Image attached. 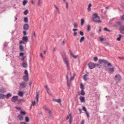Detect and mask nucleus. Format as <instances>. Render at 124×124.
Instances as JSON below:
<instances>
[{
  "mask_svg": "<svg viewBox=\"0 0 124 124\" xmlns=\"http://www.w3.org/2000/svg\"><path fill=\"white\" fill-rule=\"evenodd\" d=\"M107 65L108 66V67L112 66V65L110 63H108H108H107Z\"/></svg>",
  "mask_w": 124,
  "mask_h": 124,
  "instance_id": "864d4df0",
  "label": "nucleus"
},
{
  "mask_svg": "<svg viewBox=\"0 0 124 124\" xmlns=\"http://www.w3.org/2000/svg\"><path fill=\"white\" fill-rule=\"evenodd\" d=\"M101 12L102 13H104V15H106V11H104L103 12V10L102 9L101 10Z\"/></svg>",
  "mask_w": 124,
  "mask_h": 124,
  "instance_id": "09e8293b",
  "label": "nucleus"
},
{
  "mask_svg": "<svg viewBox=\"0 0 124 124\" xmlns=\"http://www.w3.org/2000/svg\"><path fill=\"white\" fill-rule=\"evenodd\" d=\"M122 36V35L120 34L119 35V37L117 38L116 39V40L120 41L121 40V38Z\"/></svg>",
  "mask_w": 124,
  "mask_h": 124,
  "instance_id": "2f4dec72",
  "label": "nucleus"
},
{
  "mask_svg": "<svg viewBox=\"0 0 124 124\" xmlns=\"http://www.w3.org/2000/svg\"><path fill=\"white\" fill-rule=\"evenodd\" d=\"M96 66L99 68H101V66L99 64H95V66Z\"/></svg>",
  "mask_w": 124,
  "mask_h": 124,
  "instance_id": "603ef678",
  "label": "nucleus"
},
{
  "mask_svg": "<svg viewBox=\"0 0 124 124\" xmlns=\"http://www.w3.org/2000/svg\"><path fill=\"white\" fill-rule=\"evenodd\" d=\"M114 27H115L116 28H117L118 27V26H117V25L116 24H114Z\"/></svg>",
  "mask_w": 124,
  "mask_h": 124,
  "instance_id": "338daca9",
  "label": "nucleus"
},
{
  "mask_svg": "<svg viewBox=\"0 0 124 124\" xmlns=\"http://www.w3.org/2000/svg\"><path fill=\"white\" fill-rule=\"evenodd\" d=\"M79 99L81 102H85V98L82 96H80L79 98Z\"/></svg>",
  "mask_w": 124,
  "mask_h": 124,
  "instance_id": "2eb2a0df",
  "label": "nucleus"
},
{
  "mask_svg": "<svg viewBox=\"0 0 124 124\" xmlns=\"http://www.w3.org/2000/svg\"><path fill=\"white\" fill-rule=\"evenodd\" d=\"M92 5L91 4H90L88 6V10L89 11H90L91 10V6Z\"/></svg>",
  "mask_w": 124,
  "mask_h": 124,
  "instance_id": "72a5a7b5",
  "label": "nucleus"
},
{
  "mask_svg": "<svg viewBox=\"0 0 124 124\" xmlns=\"http://www.w3.org/2000/svg\"><path fill=\"white\" fill-rule=\"evenodd\" d=\"M85 94V92L84 90H82L81 91V93H79V95H84Z\"/></svg>",
  "mask_w": 124,
  "mask_h": 124,
  "instance_id": "5701e85b",
  "label": "nucleus"
},
{
  "mask_svg": "<svg viewBox=\"0 0 124 124\" xmlns=\"http://www.w3.org/2000/svg\"><path fill=\"white\" fill-rule=\"evenodd\" d=\"M85 39V37H82L81 38L80 40V42L81 43Z\"/></svg>",
  "mask_w": 124,
  "mask_h": 124,
  "instance_id": "bb28decb",
  "label": "nucleus"
},
{
  "mask_svg": "<svg viewBox=\"0 0 124 124\" xmlns=\"http://www.w3.org/2000/svg\"><path fill=\"white\" fill-rule=\"evenodd\" d=\"M79 34L81 36H83L84 35V33L82 31H79Z\"/></svg>",
  "mask_w": 124,
  "mask_h": 124,
  "instance_id": "49530a36",
  "label": "nucleus"
},
{
  "mask_svg": "<svg viewBox=\"0 0 124 124\" xmlns=\"http://www.w3.org/2000/svg\"><path fill=\"white\" fill-rule=\"evenodd\" d=\"M24 21L25 23H27L28 22V18L27 17H25L24 19Z\"/></svg>",
  "mask_w": 124,
  "mask_h": 124,
  "instance_id": "e433bc0d",
  "label": "nucleus"
},
{
  "mask_svg": "<svg viewBox=\"0 0 124 124\" xmlns=\"http://www.w3.org/2000/svg\"><path fill=\"white\" fill-rule=\"evenodd\" d=\"M48 110V114H51L52 113L51 110L49 109V110Z\"/></svg>",
  "mask_w": 124,
  "mask_h": 124,
  "instance_id": "3c124183",
  "label": "nucleus"
},
{
  "mask_svg": "<svg viewBox=\"0 0 124 124\" xmlns=\"http://www.w3.org/2000/svg\"><path fill=\"white\" fill-rule=\"evenodd\" d=\"M17 118L20 121H22L23 120V117L22 115L21 114L17 116Z\"/></svg>",
  "mask_w": 124,
  "mask_h": 124,
  "instance_id": "ddd939ff",
  "label": "nucleus"
},
{
  "mask_svg": "<svg viewBox=\"0 0 124 124\" xmlns=\"http://www.w3.org/2000/svg\"><path fill=\"white\" fill-rule=\"evenodd\" d=\"M23 79L24 81L26 82L28 81L29 80L28 75H24L23 77Z\"/></svg>",
  "mask_w": 124,
  "mask_h": 124,
  "instance_id": "1a4fd4ad",
  "label": "nucleus"
},
{
  "mask_svg": "<svg viewBox=\"0 0 124 124\" xmlns=\"http://www.w3.org/2000/svg\"><path fill=\"white\" fill-rule=\"evenodd\" d=\"M24 73L25 74L24 75H28V74L27 70H25Z\"/></svg>",
  "mask_w": 124,
  "mask_h": 124,
  "instance_id": "79ce46f5",
  "label": "nucleus"
},
{
  "mask_svg": "<svg viewBox=\"0 0 124 124\" xmlns=\"http://www.w3.org/2000/svg\"><path fill=\"white\" fill-rule=\"evenodd\" d=\"M84 23V20L82 18L81 19V26H83Z\"/></svg>",
  "mask_w": 124,
  "mask_h": 124,
  "instance_id": "7c9ffc66",
  "label": "nucleus"
},
{
  "mask_svg": "<svg viewBox=\"0 0 124 124\" xmlns=\"http://www.w3.org/2000/svg\"><path fill=\"white\" fill-rule=\"evenodd\" d=\"M12 96V95L10 93H8V94L6 96V97L7 99H8L9 98L11 97Z\"/></svg>",
  "mask_w": 124,
  "mask_h": 124,
  "instance_id": "393cba45",
  "label": "nucleus"
},
{
  "mask_svg": "<svg viewBox=\"0 0 124 124\" xmlns=\"http://www.w3.org/2000/svg\"><path fill=\"white\" fill-rule=\"evenodd\" d=\"M29 26L27 24H25L23 26V29L25 31H27L29 30Z\"/></svg>",
  "mask_w": 124,
  "mask_h": 124,
  "instance_id": "9d476101",
  "label": "nucleus"
},
{
  "mask_svg": "<svg viewBox=\"0 0 124 124\" xmlns=\"http://www.w3.org/2000/svg\"><path fill=\"white\" fill-rule=\"evenodd\" d=\"M86 114L87 115V117L88 118H89V114L87 112H86Z\"/></svg>",
  "mask_w": 124,
  "mask_h": 124,
  "instance_id": "5fc2aeb1",
  "label": "nucleus"
},
{
  "mask_svg": "<svg viewBox=\"0 0 124 124\" xmlns=\"http://www.w3.org/2000/svg\"><path fill=\"white\" fill-rule=\"evenodd\" d=\"M24 53H20L19 54V56H23V55Z\"/></svg>",
  "mask_w": 124,
  "mask_h": 124,
  "instance_id": "8fccbe9b",
  "label": "nucleus"
},
{
  "mask_svg": "<svg viewBox=\"0 0 124 124\" xmlns=\"http://www.w3.org/2000/svg\"><path fill=\"white\" fill-rule=\"evenodd\" d=\"M94 60L95 61H96L98 60V58L97 57H95L93 58Z\"/></svg>",
  "mask_w": 124,
  "mask_h": 124,
  "instance_id": "de8ad7c7",
  "label": "nucleus"
},
{
  "mask_svg": "<svg viewBox=\"0 0 124 124\" xmlns=\"http://www.w3.org/2000/svg\"><path fill=\"white\" fill-rule=\"evenodd\" d=\"M40 56L42 58H44V56L42 55V53H40Z\"/></svg>",
  "mask_w": 124,
  "mask_h": 124,
  "instance_id": "680f3d73",
  "label": "nucleus"
},
{
  "mask_svg": "<svg viewBox=\"0 0 124 124\" xmlns=\"http://www.w3.org/2000/svg\"><path fill=\"white\" fill-rule=\"evenodd\" d=\"M19 49L21 52H23L24 50V48L23 46L20 45L19 46Z\"/></svg>",
  "mask_w": 124,
  "mask_h": 124,
  "instance_id": "6ab92c4d",
  "label": "nucleus"
},
{
  "mask_svg": "<svg viewBox=\"0 0 124 124\" xmlns=\"http://www.w3.org/2000/svg\"><path fill=\"white\" fill-rule=\"evenodd\" d=\"M22 39L25 42H27L28 41V39L27 36H24L23 37Z\"/></svg>",
  "mask_w": 124,
  "mask_h": 124,
  "instance_id": "f8f14e48",
  "label": "nucleus"
},
{
  "mask_svg": "<svg viewBox=\"0 0 124 124\" xmlns=\"http://www.w3.org/2000/svg\"><path fill=\"white\" fill-rule=\"evenodd\" d=\"M25 121L26 122H28L29 121V119L28 116H26L25 117Z\"/></svg>",
  "mask_w": 124,
  "mask_h": 124,
  "instance_id": "c85d7f7f",
  "label": "nucleus"
},
{
  "mask_svg": "<svg viewBox=\"0 0 124 124\" xmlns=\"http://www.w3.org/2000/svg\"><path fill=\"white\" fill-rule=\"evenodd\" d=\"M28 13V10H25L24 12V15H26Z\"/></svg>",
  "mask_w": 124,
  "mask_h": 124,
  "instance_id": "58836bf2",
  "label": "nucleus"
},
{
  "mask_svg": "<svg viewBox=\"0 0 124 124\" xmlns=\"http://www.w3.org/2000/svg\"><path fill=\"white\" fill-rule=\"evenodd\" d=\"M39 93L38 92L36 93V99H37V102L38 103L39 101Z\"/></svg>",
  "mask_w": 124,
  "mask_h": 124,
  "instance_id": "4be33fe9",
  "label": "nucleus"
},
{
  "mask_svg": "<svg viewBox=\"0 0 124 124\" xmlns=\"http://www.w3.org/2000/svg\"><path fill=\"white\" fill-rule=\"evenodd\" d=\"M22 66L24 68H27V63L25 62H24L23 63Z\"/></svg>",
  "mask_w": 124,
  "mask_h": 124,
  "instance_id": "cd10ccee",
  "label": "nucleus"
},
{
  "mask_svg": "<svg viewBox=\"0 0 124 124\" xmlns=\"http://www.w3.org/2000/svg\"><path fill=\"white\" fill-rule=\"evenodd\" d=\"M24 93L23 92L19 91L18 93V95L19 96L23 97V96Z\"/></svg>",
  "mask_w": 124,
  "mask_h": 124,
  "instance_id": "f3484780",
  "label": "nucleus"
},
{
  "mask_svg": "<svg viewBox=\"0 0 124 124\" xmlns=\"http://www.w3.org/2000/svg\"><path fill=\"white\" fill-rule=\"evenodd\" d=\"M5 91V89L3 87L0 88V92H4Z\"/></svg>",
  "mask_w": 124,
  "mask_h": 124,
  "instance_id": "b1692460",
  "label": "nucleus"
},
{
  "mask_svg": "<svg viewBox=\"0 0 124 124\" xmlns=\"http://www.w3.org/2000/svg\"><path fill=\"white\" fill-rule=\"evenodd\" d=\"M54 6L56 9L57 11L60 14V11L59 10V8L57 7L55 5H54Z\"/></svg>",
  "mask_w": 124,
  "mask_h": 124,
  "instance_id": "c756f323",
  "label": "nucleus"
},
{
  "mask_svg": "<svg viewBox=\"0 0 124 124\" xmlns=\"http://www.w3.org/2000/svg\"><path fill=\"white\" fill-rule=\"evenodd\" d=\"M104 31H108L109 32H110L112 31V30H109V29H108L106 27H105L104 29Z\"/></svg>",
  "mask_w": 124,
  "mask_h": 124,
  "instance_id": "473e14b6",
  "label": "nucleus"
},
{
  "mask_svg": "<svg viewBox=\"0 0 124 124\" xmlns=\"http://www.w3.org/2000/svg\"><path fill=\"white\" fill-rule=\"evenodd\" d=\"M25 56H23V57L21 59V60L22 61H23L25 59Z\"/></svg>",
  "mask_w": 124,
  "mask_h": 124,
  "instance_id": "052dcab7",
  "label": "nucleus"
},
{
  "mask_svg": "<svg viewBox=\"0 0 124 124\" xmlns=\"http://www.w3.org/2000/svg\"><path fill=\"white\" fill-rule=\"evenodd\" d=\"M6 97L5 95L1 94H0V99H3Z\"/></svg>",
  "mask_w": 124,
  "mask_h": 124,
  "instance_id": "412c9836",
  "label": "nucleus"
},
{
  "mask_svg": "<svg viewBox=\"0 0 124 124\" xmlns=\"http://www.w3.org/2000/svg\"><path fill=\"white\" fill-rule=\"evenodd\" d=\"M100 18L99 16H94L93 18V20L94 22H97L98 23H100L101 21L100 20Z\"/></svg>",
  "mask_w": 124,
  "mask_h": 124,
  "instance_id": "f03ea898",
  "label": "nucleus"
},
{
  "mask_svg": "<svg viewBox=\"0 0 124 124\" xmlns=\"http://www.w3.org/2000/svg\"><path fill=\"white\" fill-rule=\"evenodd\" d=\"M20 112L21 114V115H24L26 114V112L25 111H20Z\"/></svg>",
  "mask_w": 124,
  "mask_h": 124,
  "instance_id": "f704fd0d",
  "label": "nucleus"
},
{
  "mask_svg": "<svg viewBox=\"0 0 124 124\" xmlns=\"http://www.w3.org/2000/svg\"><path fill=\"white\" fill-rule=\"evenodd\" d=\"M62 57L64 60V62L66 64L67 68L68 70L69 71L70 70V67L69 63L68 61V60L67 57L65 54H64L62 55Z\"/></svg>",
  "mask_w": 124,
  "mask_h": 124,
  "instance_id": "f257e3e1",
  "label": "nucleus"
},
{
  "mask_svg": "<svg viewBox=\"0 0 124 124\" xmlns=\"http://www.w3.org/2000/svg\"><path fill=\"white\" fill-rule=\"evenodd\" d=\"M69 52L70 53V55L71 56H72L73 58L75 59H76L77 58V57H78V55H75L73 54L72 52L70 50H69Z\"/></svg>",
  "mask_w": 124,
  "mask_h": 124,
  "instance_id": "9b49d317",
  "label": "nucleus"
},
{
  "mask_svg": "<svg viewBox=\"0 0 124 124\" xmlns=\"http://www.w3.org/2000/svg\"><path fill=\"white\" fill-rule=\"evenodd\" d=\"M80 87L82 90L84 89V86L82 83H81L80 84Z\"/></svg>",
  "mask_w": 124,
  "mask_h": 124,
  "instance_id": "4c0bfd02",
  "label": "nucleus"
},
{
  "mask_svg": "<svg viewBox=\"0 0 124 124\" xmlns=\"http://www.w3.org/2000/svg\"><path fill=\"white\" fill-rule=\"evenodd\" d=\"M82 109L83 110L85 111V112H87V110L85 107L84 106H83L82 107Z\"/></svg>",
  "mask_w": 124,
  "mask_h": 124,
  "instance_id": "c03bdc74",
  "label": "nucleus"
},
{
  "mask_svg": "<svg viewBox=\"0 0 124 124\" xmlns=\"http://www.w3.org/2000/svg\"><path fill=\"white\" fill-rule=\"evenodd\" d=\"M27 1L26 0H24L23 2V6H25L27 3Z\"/></svg>",
  "mask_w": 124,
  "mask_h": 124,
  "instance_id": "c9c22d12",
  "label": "nucleus"
},
{
  "mask_svg": "<svg viewBox=\"0 0 124 124\" xmlns=\"http://www.w3.org/2000/svg\"><path fill=\"white\" fill-rule=\"evenodd\" d=\"M49 118L51 119L52 118V115L51 114H48Z\"/></svg>",
  "mask_w": 124,
  "mask_h": 124,
  "instance_id": "13d9d810",
  "label": "nucleus"
},
{
  "mask_svg": "<svg viewBox=\"0 0 124 124\" xmlns=\"http://www.w3.org/2000/svg\"><path fill=\"white\" fill-rule=\"evenodd\" d=\"M23 34L24 35H26L27 34V33H26V31H23Z\"/></svg>",
  "mask_w": 124,
  "mask_h": 124,
  "instance_id": "774afa93",
  "label": "nucleus"
},
{
  "mask_svg": "<svg viewBox=\"0 0 124 124\" xmlns=\"http://www.w3.org/2000/svg\"><path fill=\"white\" fill-rule=\"evenodd\" d=\"M103 40H104V39L103 38H101V37H100V41H103Z\"/></svg>",
  "mask_w": 124,
  "mask_h": 124,
  "instance_id": "e2e57ef3",
  "label": "nucleus"
},
{
  "mask_svg": "<svg viewBox=\"0 0 124 124\" xmlns=\"http://www.w3.org/2000/svg\"><path fill=\"white\" fill-rule=\"evenodd\" d=\"M121 77L119 74L116 75L114 78L115 81L116 82H118L120 81L121 80Z\"/></svg>",
  "mask_w": 124,
  "mask_h": 124,
  "instance_id": "7ed1b4c3",
  "label": "nucleus"
},
{
  "mask_svg": "<svg viewBox=\"0 0 124 124\" xmlns=\"http://www.w3.org/2000/svg\"><path fill=\"white\" fill-rule=\"evenodd\" d=\"M69 118H70L69 120H70V119L71 120H72V117L71 114H70L67 117L66 119L68 120Z\"/></svg>",
  "mask_w": 124,
  "mask_h": 124,
  "instance_id": "a211bd4d",
  "label": "nucleus"
},
{
  "mask_svg": "<svg viewBox=\"0 0 124 124\" xmlns=\"http://www.w3.org/2000/svg\"><path fill=\"white\" fill-rule=\"evenodd\" d=\"M90 29V26L88 24V27L87 28V30L88 31H89Z\"/></svg>",
  "mask_w": 124,
  "mask_h": 124,
  "instance_id": "a18cd8bd",
  "label": "nucleus"
},
{
  "mask_svg": "<svg viewBox=\"0 0 124 124\" xmlns=\"http://www.w3.org/2000/svg\"><path fill=\"white\" fill-rule=\"evenodd\" d=\"M120 30L124 31V26L121 27L120 28Z\"/></svg>",
  "mask_w": 124,
  "mask_h": 124,
  "instance_id": "a19ab883",
  "label": "nucleus"
},
{
  "mask_svg": "<svg viewBox=\"0 0 124 124\" xmlns=\"http://www.w3.org/2000/svg\"><path fill=\"white\" fill-rule=\"evenodd\" d=\"M43 108L46 110H49V108L46 107V106H44L43 107Z\"/></svg>",
  "mask_w": 124,
  "mask_h": 124,
  "instance_id": "37998d69",
  "label": "nucleus"
},
{
  "mask_svg": "<svg viewBox=\"0 0 124 124\" xmlns=\"http://www.w3.org/2000/svg\"><path fill=\"white\" fill-rule=\"evenodd\" d=\"M19 44H25L24 42L23 41H21L19 42Z\"/></svg>",
  "mask_w": 124,
  "mask_h": 124,
  "instance_id": "4d7b16f0",
  "label": "nucleus"
},
{
  "mask_svg": "<svg viewBox=\"0 0 124 124\" xmlns=\"http://www.w3.org/2000/svg\"><path fill=\"white\" fill-rule=\"evenodd\" d=\"M89 67L90 69H93L95 67V64L92 62L89 63L88 64Z\"/></svg>",
  "mask_w": 124,
  "mask_h": 124,
  "instance_id": "39448f33",
  "label": "nucleus"
},
{
  "mask_svg": "<svg viewBox=\"0 0 124 124\" xmlns=\"http://www.w3.org/2000/svg\"><path fill=\"white\" fill-rule=\"evenodd\" d=\"M104 44L106 46H108L109 44L106 42H104Z\"/></svg>",
  "mask_w": 124,
  "mask_h": 124,
  "instance_id": "0e129e2a",
  "label": "nucleus"
},
{
  "mask_svg": "<svg viewBox=\"0 0 124 124\" xmlns=\"http://www.w3.org/2000/svg\"><path fill=\"white\" fill-rule=\"evenodd\" d=\"M88 76V75L87 74H85L83 76V79L85 81H86L87 80V76Z\"/></svg>",
  "mask_w": 124,
  "mask_h": 124,
  "instance_id": "aec40b11",
  "label": "nucleus"
},
{
  "mask_svg": "<svg viewBox=\"0 0 124 124\" xmlns=\"http://www.w3.org/2000/svg\"><path fill=\"white\" fill-rule=\"evenodd\" d=\"M74 76H73V77H71L70 79V81H70L71 82V81L72 80H73V79H74Z\"/></svg>",
  "mask_w": 124,
  "mask_h": 124,
  "instance_id": "bf43d9fd",
  "label": "nucleus"
},
{
  "mask_svg": "<svg viewBox=\"0 0 124 124\" xmlns=\"http://www.w3.org/2000/svg\"><path fill=\"white\" fill-rule=\"evenodd\" d=\"M25 101V100L23 99H20L18 101L20 103L21 102H24Z\"/></svg>",
  "mask_w": 124,
  "mask_h": 124,
  "instance_id": "ea45409f",
  "label": "nucleus"
},
{
  "mask_svg": "<svg viewBox=\"0 0 124 124\" xmlns=\"http://www.w3.org/2000/svg\"><path fill=\"white\" fill-rule=\"evenodd\" d=\"M18 98V97L17 96H14L11 98V101L12 102L15 103L17 100Z\"/></svg>",
  "mask_w": 124,
  "mask_h": 124,
  "instance_id": "6e6552de",
  "label": "nucleus"
},
{
  "mask_svg": "<svg viewBox=\"0 0 124 124\" xmlns=\"http://www.w3.org/2000/svg\"><path fill=\"white\" fill-rule=\"evenodd\" d=\"M66 79L67 80V86L69 88V89L70 88V81L69 80V78H68V75L67 74L66 75Z\"/></svg>",
  "mask_w": 124,
  "mask_h": 124,
  "instance_id": "423d86ee",
  "label": "nucleus"
},
{
  "mask_svg": "<svg viewBox=\"0 0 124 124\" xmlns=\"http://www.w3.org/2000/svg\"><path fill=\"white\" fill-rule=\"evenodd\" d=\"M53 101H54L57 102L58 103L60 104V105H61V100L60 99H58L57 100L56 99H54L53 100Z\"/></svg>",
  "mask_w": 124,
  "mask_h": 124,
  "instance_id": "dca6fc26",
  "label": "nucleus"
},
{
  "mask_svg": "<svg viewBox=\"0 0 124 124\" xmlns=\"http://www.w3.org/2000/svg\"><path fill=\"white\" fill-rule=\"evenodd\" d=\"M98 62L100 64H102L103 63L106 64H107V63H108V62L106 60L101 59L99 60L98 61Z\"/></svg>",
  "mask_w": 124,
  "mask_h": 124,
  "instance_id": "0eeeda50",
  "label": "nucleus"
},
{
  "mask_svg": "<svg viewBox=\"0 0 124 124\" xmlns=\"http://www.w3.org/2000/svg\"><path fill=\"white\" fill-rule=\"evenodd\" d=\"M35 101H34L33 102H32L31 106H31H34L35 105Z\"/></svg>",
  "mask_w": 124,
  "mask_h": 124,
  "instance_id": "6e6d98bb",
  "label": "nucleus"
},
{
  "mask_svg": "<svg viewBox=\"0 0 124 124\" xmlns=\"http://www.w3.org/2000/svg\"><path fill=\"white\" fill-rule=\"evenodd\" d=\"M27 83L25 82H23L21 83L19 85V88L20 89H24L26 87L27 85Z\"/></svg>",
  "mask_w": 124,
  "mask_h": 124,
  "instance_id": "20e7f679",
  "label": "nucleus"
},
{
  "mask_svg": "<svg viewBox=\"0 0 124 124\" xmlns=\"http://www.w3.org/2000/svg\"><path fill=\"white\" fill-rule=\"evenodd\" d=\"M74 27L76 28L78 27V25L77 23L76 22L74 23L73 24Z\"/></svg>",
  "mask_w": 124,
  "mask_h": 124,
  "instance_id": "a878e982",
  "label": "nucleus"
},
{
  "mask_svg": "<svg viewBox=\"0 0 124 124\" xmlns=\"http://www.w3.org/2000/svg\"><path fill=\"white\" fill-rule=\"evenodd\" d=\"M40 1L41 0H39V1L38 2V6H40Z\"/></svg>",
  "mask_w": 124,
  "mask_h": 124,
  "instance_id": "69168bd1",
  "label": "nucleus"
},
{
  "mask_svg": "<svg viewBox=\"0 0 124 124\" xmlns=\"http://www.w3.org/2000/svg\"><path fill=\"white\" fill-rule=\"evenodd\" d=\"M108 72L111 74L113 73L114 71V69L113 68H109L108 69Z\"/></svg>",
  "mask_w": 124,
  "mask_h": 124,
  "instance_id": "4468645a",
  "label": "nucleus"
}]
</instances>
